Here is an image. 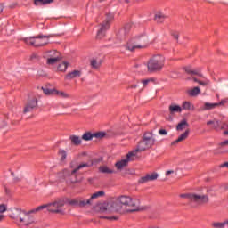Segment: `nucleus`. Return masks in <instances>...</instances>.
<instances>
[{
	"label": "nucleus",
	"mask_w": 228,
	"mask_h": 228,
	"mask_svg": "<svg viewBox=\"0 0 228 228\" xmlns=\"http://www.w3.org/2000/svg\"><path fill=\"white\" fill-rule=\"evenodd\" d=\"M114 16L111 13L106 15L105 20L101 24V28L97 32L96 38L101 40L106 37V31L110 29L111 26V21L113 20Z\"/></svg>",
	"instance_id": "1a4fd4ad"
},
{
	"label": "nucleus",
	"mask_w": 228,
	"mask_h": 228,
	"mask_svg": "<svg viewBox=\"0 0 228 228\" xmlns=\"http://www.w3.org/2000/svg\"><path fill=\"white\" fill-rule=\"evenodd\" d=\"M17 6V4H12L9 6V8H15Z\"/></svg>",
	"instance_id": "6e6d98bb"
},
{
	"label": "nucleus",
	"mask_w": 228,
	"mask_h": 228,
	"mask_svg": "<svg viewBox=\"0 0 228 228\" xmlns=\"http://www.w3.org/2000/svg\"><path fill=\"white\" fill-rule=\"evenodd\" d=\"M221 168L226 167L228 168V162H224V164H221Z\"/></svg>",
	"instance_id": "603ef678"
},
{
	"label": "nucleus",
	"mask_w": 228,
	"mask_h": 228,
	"mask_svg": "<svg viewBox=\"0 0 228 228\" xmlns=\"http://www.w3.org/2000/svg\"><path fill=\"white\" fill-rule=\"evenodd\" d=\"M183 111V108L179 105L171 104L169 105V113L174 115V113H181Z\"/></svg>",
	"instance_id": "6ab92c4d"
},
{
	"label": "nucleus",
	"mask_w": 228,
	"mask_h": 228,
	"mask_svg": "<svg viewBox=\"0 0 228 228\" xmlns=\"http://www.w3.org/2000/svg\"><path fill=\"white\" fill-rule=\"evenodd\" d=\"M140 201L129 196H119L114 201H110L111 213H134L138 211Z\"/></svg>",
	"instance_id": "f257e3e1"
},
{
	"label": "nucleus",
	"mask_w": 228,
	"mask_h": 228,
	"mask_svg": "<svg viewBox=\"0 0 228 228\" xmlns=\"http://www.w3.org/2000/svg\"><path fill=\"white\" fill-rule=\"evenodd\" d=\"M212 124L214 125V124H215V121H211V120H210V121H208V122H207V126H211Z\"/></svg>",
	"instance_id": "5fc2aeb1"
},
{
	"label": "nucleus",
	"mask_w": 228,
	"mask_h": 228,
	"mask_svg": "<svg viewBox=\"0 0 228 228\" xmlns=\"http://www.w3.org/2000/svg\"><path fill=\"white\" fill-rule=\"evenodd\" d=\"M198 84L200 85V86H208V85H211V82L209 80L206 81H198Z\"/></svg>",
	"instance_id": "58836bf2"
},
{
	"label": "nucleus",
	"mask_w": 228,
	"mask_h": 228,
	"mask_svg": "<svg viewBox=\"0 0 228 228\" xmlns=\"http://www.w3.org/2000/svg\"><path fill=\"white\" fill-rule=\"evenodd\" d=\"M42 90L45 95H54L56 89H49L47 87H42Z\"/></svg>",
	"instance_id": "7c9ffc66"
},
{
	"label": "nucleus",
	"mask_w": 228,
	"mask_h": 228,
	"mask_svg": "<svg viewBox=\"0 0 228 228\" xmlns=\"http://www.w3.org/2000/svg\"><path fill=\"white\" fill-rule=\"evenodd\" d=\"M38 106V101L36 98L32 100H28V102L25 104L23 109V113H31L35 108Z\"/></svg>",
	"instance_id": "9b49d317"
},
{
	"label": "nucleus",
	"mask_w": 228,
	"mask_h": 228,
	"mask_svg": "<svg viewBox=\"0 0 228 228\" xmlns=\"http://www.w3.org/2000/svg\"><path fill=\"white\" fill-rule=\"evenodd\" d=\"M3 10H4V6L3 4H0V13H3Z\"/></svg>",
	"instance_id": "864d4df0"
},
{
	"label": "nucleus",
	"mask_w": 228,
	"mask_h": 228,
	"mask_svg": "<svg viewBox=\"0 0 228 228\" xmlns=\"http://www.w3.org/2000/svg\"><path fill=\"white\" fill-rule=\"evenodd\" d=\"M99 172H101V174H115V170L110 169L108 166H101L99 167Z\"/></svg>",
	"instance_id": "393cba45"
},
{
	"label": "nucleus",
	"mask_w": 228,
	"mask_h": 228,
	"mask_svg": "<svg viewBox=\"0 0 228 228\" xmlns=\"http://www.w3.org/2000/svg\"><path fill=\"white\" fill-rule=\"evenodd\" d=\"M151 81H152V78L142 79L141 81V83H142L143 88H145L147 86V85H149L151 83Z\"/></svg>",
	"instance_id": "ea45409f"
},
{
	"label": "nucleus",
	"mask_w": 228,
	"mask_h": 228,
	"mask_svg": "<svg viewBox=\"0 0 228 228\" xmlns=\"http://www.w3.org/2000/svg\"><path fill=\"white\" fill-rule=\"evenodd\" d=\"M0 122H2V120L0 119Z\"/></svg>",
	"instance_id": "e2e57ef3"
},
{
	"label": "nucleus",
	"mask_w": 228,
	"mask_h": 228,
	"mask_svg": "<svg viewBox=\"0 0 228 228\" xmlns=\"http://www.w3.org/2000/svg\"><path fill=\"white\" fill-rule=\"evenodd\" d=\"M188 127H190V124L186 119H183L176 126V131H184Z\"/></svg>",
	"instance_id": "aec40b11"
},
{
	"label": "nucleus",
	"mask_w": 228,
	"mask_h": 228,
	"mask_svg": "<svg viewBox=\"0 0 228 228\" xmlns=\"http://www.w3.org/2000/svg\"><path fill=\"white\" fill-rule=\"evenodd\" d=\"M220 127H221V129L228 128V124L223 123Z\"/></svg>",
	"instance_id": "8fccbe9b"
},
{
	"label": "nucleus",
	"mask_w": 228,
	"mask_h": 228,
	"mask_svg": "<svg viewBox=\"0 0 228 228\" xmlns=\"http://www.w3.org/2000/svg\"><path fill=\"white\" fill-rule=\"evenodd\" d=\"M41 206H45V209L46 208L49 213H54L55 215H65V211L63 210V206H65L64 199L57 200L53 203Z\"/></svg>",
	"instance_id": "6e6552de"
},
{
	"label": "nucleus",
	"mask_w": 228,
	"mask_h": 228,
	"mask_svg": "<svg viewBox=\"0 0 228 228\" xmlns=\"http://www.w3.org/2000/svg\"><path fill=\"white\" fill-rule=\"evenodd\" d=\"M216 106H218V103H209V102H206V103L204 104L203 110H215V108H216Z\"/></svg>",
	"instance_id": "f704fd0d"
},
{
	"label": "nucleus",
	"mask_w": 228,
	"mask_h": 228,
	"mask_svg": "<svg viewBox=\"0 0 228 228\" xmlns=\"http://www.w3.org/2000/svg\"><path fill=\"white\" fill-rule=\"evenodd\" d=\"M165 67V57L160 54L153 55L147 63L148 72H159Z\"/></svg>",
	"instance_id": "0eeeda50"
},
{
	"label": "nucleus",
	"mask_w": 228,
	"mask_h": 228,
	"mask_svg": "<svg viewBox=\"0 0 228 228\" xmlns=\"http://www.w3.org/2000/svg\"><path fill=\"white\" fill-rule=\"evenodd\" d=\"M149 45H151L149 37L142 35L130 39L126 45V49L131 53H134V51H138L140 49H147Z\"/></svg>",
	"instance_id": "20e7f679"
},
{
	"label": "nucleus",
	"mask_w": 228,
	"mask_h": 228,
	"mask_svg": "<svg viewBox=\"0 0 228 228\" xmlns=\"http://www.w3.org/2000/svg\"><path fill=\"white\" fill-rule=\"evenodd\" d=\"M128 88L136 89V88H138V85H136V84L131 85Z\"/></svg>",
	"instance_id": "3c124183"
},
{
	"label": "nucleus",
	"mask_w": 228,
	"mask_h": 228,
	"mask_svg": "<svg viewBox=\"0 0 228 228\" xmlns=\"http://www.w3.org/2000/svg\"><path fill=\"white\" fill-rule=\"evenodd\" d=\"M69 140L73 145H81V138L77 135H70Z\"/></svg>",
	"instance_id": "bb28decb"
},
{
	"label": "nucleus",
	"mask_w": 228,
	"mask_h": 228,
	"mask_svg": "<svg viewBox=\"0 0 228 228\" xmlns=\"http://www.w3.org/2000/svg\"><path fill=\"white\" fill-rule=\"evenodd\" d=\"M91 67L92 69H97L101 67V63L97 62V60L93 59L91 60Z\"/></svg>",
	"instance_id": "e433bc0d"
},
{
	"label": "nucleus",
	"mask_w": 228,
	"mask_h": 228,
	"mask_svg": "<svg viewBox=\"0 0 228 228\" xmlns=\"http://www.w3.org/2000/svg\"><path fill=\"white\" fill-rule=\"evenodd\" d=\"M99 208H100L101 213H106V211L108 213H111L110 202H104V203L101 204Z\"/></svg>",
	"instance_id": "dca6fc26"
},
{
	"label": "nucleus",
	"mask_w": 228,
	"mask_h": 228,
	"mask_svg": "<svg viewBox=\"0 0 228 228\" xmlns=\"http://www.w3.org/2000/svg\"><path fill=\"white\" fill-rule=\"evenodd\" d=\"M131 31V24H126L124 28L120 31V33H125V35H127Z\"/></svg>",
	"instance_id": "4c0bfd02"
},
{
	"label": "nucleus",
	"mask_w": 228,
	"mask_h": 228,
	"mask_svg": "<svg viewBox=\"0 0 228 228\" xmlns=\"http://www.w3.org/2000/svg\"><path fill=\"white\" fill-rule=\"evenodd\" d=\"M134 156L129 157V153L126 155V159L116 162L115 167L118 170H122L125 167H127L129 161H133Z\"/></svg>",
	"instance_id": "f8f14e48"
},
{
	"label": "nucleus",
	"mask_w": 228,
	"mask_h": 228,
	"mask_svg": "<svg viewBox=\"0 0 228 228\" xmlns=\"http://www.w3.org/2000/svg\"><path fill=\"white\" fill-rule=\"evenodd\" d=\"M220 147H225L228 145V139L219 143Z\"/></svg>",
	"instance_id": "49530a36"
},
{
	"label": "nucleus",
	"mask_w": 228,
	"mask_h": 228,
	"mask_svg": "<svg viewBox=\"0 0 228 228\" xmlns=\"http://www.w3.org/2000/svg\"><path fill=\"white\" fill-rule=\"evenodd\" d=\"M54 3V0H34L35 6H45V4H51Z\"/></svg>",
	"instance_id": "412c9836"
},
{
	"label": "nucleus",
	"mask_w": 228,
	"mask_h": 228,
	"mask_svg": "<svg viewBox=\"0 0 228 228\" xmlns=\"http://www.w3.org/2000/svg\"><path fill=\"white\" fill-rule=\"evenodd\" d=\"M174 173H175L174 170H168L166 172V175H167V177H168V175H171V174H174Z\"/></svg>",
	"instance_id": "de8ad7c7"
},
{
	"label": "nucleus",
	"mask_w": 228,
	"mask_h": 228,
	"mask_svg": "<svg viewBox=\"0 0 228 228\" xmlns=\"http://www.w3.org/2000/svg\"><path fill=\"white\" fill-rule=\"evenodd\" d=\"M46 58H60V52L56 50H51L45 53Z\"/></svg>",
	"instance_id": "5701e85b"
},
{
	"label": "nucleus",
	"mask_w": 228,
	"mask_h": 228,
	"mask_svg": "<svg viewBox=\"0 0 228 228\" xmlns=\"http://www.w3.org/2000/svg\"><path fill=\"white\" fill-rule=\"evenodd\" d=\"M60 60V57H48L46 63L48 65H54L55 63H58Z\"/></svg>",
	"instance_id": "c756f323"
},
{
	"label": "nucleus",
	"mask_w": 228,
	"mask_h": 228,
	"mask_svg": "<svg viewBox=\"0 0 228 228\" xmlns=\"http://www.w3.org/2000/svg\"><path fill=\"white\" fill-rule=\"evenodd\" d=\"M100 218L104 220H118V217L117 216H100Z\"/></svg>",
	"instance_id": "a19ab883"
},
{
	"label": "nucleus",
	"mask_w": 228,
	"mask_h": 228,
	"mask_svg": "<svg viewBox=\"0 0 228 228\" xmlns=\"http://www.w3.org/2000/svg\"><path fill=\"white\" fill-rule=\"evenodd\" d=\"M4 218V216L0 215V222H3V219Z\"/></svg>",
	"instance_id": "13d9d810"
},
{
	"label": "nucleus",
	"mask_w": 228,
	"mask_h": 228,
	"mask_svg": "<svg viewBox=\"0 0 228 228\" xmlns=\"http://www.w3.org/2000/svg\"><path fill=\"white\" fill-rule=\"evenodd\" d=\"M68 67L69 65L67 64V62H61V64L58 65L57 70H59V72H65Z\"/></svg>",
	"instance_id": "473e14b6"
},
{
	"label": "nucleus",
	"mask_w": 228,
	"mask_h": 228,
	"mask_svg": "<svg viewBox=\"0 0 228 228\" xmlns=\"http://www.w3.org/2000/svg\"><path fill=\"white\" fill-rule=\"evenodd\" d=\"M99 197H104V191H99L95 193H94L91 198L87 200H90V204H87V206H92V200L94 199H99Z\"/></svg>",
	"instance_id": "4be33fe9"
},
{
	"label": "nucleus",
	"mask_w": 228,
	"mask_h": 228,
	"mask_svg": "<svg viewBox=\"0 0 228 228\" xmlns=\"http://www.w3.org/2000/svg\"><path fill=\"white\" fill-rule=\"evenodd\" d=\"M156 179H158V173L148 174L145 176H142L139 180V183L143 184V183H149V181H156Z\"/></svg>",
	"instance_id": "ddd939ff"
},
{
	"label": "nucleus",
	"mask_w": 228,
	"mask_h": 228,
	"mask_svg": "<svg viewBox=\"0 0 228 228\" xmlns=\"http://www.w3.org/2000/svg\"><path fill=\"white\" fill-rule=\"evenodd\" d=\"M94 163L93 162H89V163H82L80 165H78L75 169H73L70 173V177H72V175H76V173L78 172V170H81V168H88L90 167H93Z\"/></svg>",
	"instance_id": "2eb2a0df"
},
{
	"label": "nucleus",
	"mask_w": 228,
	"mask_h": 228,
	"mask_svg": "<svg viewBox=\"0 0 228 228\" xmlns=\"http://www.w3.org/2000/svg\"><path fill=\"white\" fill-rule=\"evenodd\" d=\"M106 0H99V3H104Z\"/></svg>",
	"instance_id": "052dcab7"
},
{
	"label": "nucleus",
	"mask_w": 228,
	"mask_h": 228,
	"mask_svg": "<svg viewBox=\"0 0 228 228\" xmlns=\"http://www.w3.org/2000/svg\"><path fill=\"white\" fill-rule=\"evenodd\" d=\"M165 19H167V15L163 14V12H158L155 14V20L159 24L165 22Z\"/></svg>",
	"instance_id": "b1692460"
},
{
	"label": "nucleus",
	"mask_w": 228,
	"mask_h": 228,
	"mask_svg": "<svg viewBox=\"0 0 228 228\" xmlns=\"http://www.w3.org/2000/svg\"><path fill=\"white\" fill-rule=\"evenodd\" d=\"M212 228H225V224L224 222H213L211 224Z\"/></svg>",
	"instance_id": "2f4dec72"
},
{
	"label": "nucleus",
	"mask_w": 228,
	"mask_h": 228,
	"mask_svg": "<svg viewBox=\"0 0 228 228\" xmlns=\"http://www.w3.org/2000/svg\"><path fill=\"white\" fill-rule=\"evenodd\" d=\"M185 72L187 74H191V76H199V77H202V75L200 74V70L199 69H191L190 68H185Z\"/></svg>",
	"instance_id": "a878e982"
},
{
	"label": "nucleus",
	"mask_w": 228,
	"mask_h": 228,
	"mask_svg": "<svg viewBox=\"0 0 228 228\" xmlns=\"http://www.w3.org/2000/svg\"><path fill=\"white\" fill-rule=\"evenodd\" d=\"M192 79H193L194 83H199V81H200V80L197 79V77H192Z\"/></svg>",
	"instance_id": "4d7b16f0"
},
{
	"label": "nucleus",
	"mask_w": 228,
	"mask_h": 228,
	"mask_svg": "<svg viewBox=\"0 0 228 228\" xmlns=\"http://www.w3.org/2000/svg\"><path fill=\"white\" fill-rule=\"evenodd\" d=\"M180 197L188 200L189 206H204L209 202V196L207 194L185 193L180 194Z\"/></svg>",
	"instance_id": "39448f33"
},
{
	"label": "nucleus",
	"mask_w": 228,
	"mask_h": 228,
	"mask_svg": "<svg viewBox=\"0 0 228 228\" xmlns=\"http://www.w3.org/2000/svg\"><path fill=\"white\" fill-rule=\"evenodd\" d=\"M6 211V206L5 205H0V213H4Z\"/></svg>",
	"instance_id": "a18cd8bd"
},
{
	"label": "nucleus",
	"mask_w": 228,
	"mask_h": 228,
	"mask_svg": "<svg viewBox=\"0 0 228 228\" xmlns=\"http://www.w3.org/2000/svg\"><path fill=\"white\" fill-rule=\"evenodd\" d=\"M126 3H129V0H126Z\"/></svg>",
	"instance_id": "680f3d73"
},
{
	"label": "nucleus",
	"mask_w": 228,
	"mask_h": 228,
	"mask_svg": "<svg viewBox=\"0 0 228 228\" xmlns=\"http://www.w3.org/2000/svg\"><path fill=\"white\" fill-rule=\"evenodd\" d=\"M159 134H160L161 136H167L168 134V132H167V130L165 129H160L159 130Z\"/></svg>",
	"instance_id": "79ce46f5"
},
{
	"label": "nucleus",
	"mask_w": 228,
	"mask_h": 228,
	"mask_svg": "<svg viewBox=\"0 0 228 228\" xmlns=\"http://www.w3.org/2000/svg\"><path fill=\"white\" fill-rule=\"evenodd\" d=\"M172 37L175 40H179V33L178 32H173Z\"/></svg>",
	"instance_id": "c03bdc74"
},
{
	"label": "nucleus",
	"mask_w": 228,
	"mask_h": 228,
	"mask_svg": "<svg viewBox=\"0 0 228 228\" xmlns=\"http://www.w3.org/2000/svg\"><path fill=\"white\" fill-rule=\"evenodd\" d=\"M54 95H57L58 97H61L62 99H69L70 95L63 91H58L55 89Z\"/></svg>",
	"instance_id": "cd10ccee"
},
{
	"label": "nucleus",
	"mask_w": 228,
	"mask_h": 228,
	"mask_svg": "<svg viewBox=\"0 0 228 228\" xmlns=\"http://www.w3.org/2000/svg\"><path fill=\"white\" fill-rule=\"evenodd\" d=\"M182 110H187L190 111L191 110H195V108L190 102H183L182 104Z\"/></svg>",
	"instance_id": "c85d7f7f"
},
{
	"label": "nucleus",
	"mask_w": 228,
	"mask_h": 228,
	"mask_svg": "<svg viewBox=\"0 0 228 228\" xmlns=\"http://www.w3.org/2000/svg\"><path fill=\"white\" fill-rule=\"evenodd\" d=\"M58 154L61 157V161L67 159V151L65 150H59Z\"/></svg>",
	"instance_id": "c9c22d12"
},
{
	"label": "nucleus",
	"mask_w": 228,
	"mask_h": 228,
	"mask_svg": "<svg viewBox=\"0 0 228 228\" xmlns=\"http://www.w3.org/2000/svg\"><path fill=\"white\" fill-rule=\"evenodd\" d=\"M71 183H77V180H71Z\"/></svg>",
	"instance_id": "bf43d9fd"
},
{
	"label": "nucleus",
	"mask_w": 228,
	"mask_h": 228,
	"mask_svg": "<svg viewBox=\"0 0 228 228\" xmlns=\"http://www.w3.org/2000/svg\"><path fill=\"white\" fill-rule=\"evenodd\" d=\"M81 70H73L66 75V79H75V77H81Z\"/></svg>",
	"instance_id": "a211bd4d"
},
{
	"label": "nucleus",
	"mask_w": 228,
	"mask_h": 228,
	"mask_svg": "<svg viewBox=\"0 0 228 228\" xmlns=\"http://www.w3.org/2000/svg\"><path fill=\"white\" fill-rule=\"evenodd\" d=\"M227 103V100H222L218 104V106H222L224 104Z\"/></svg>",
	"instance_id": "09e8293b"
},
{
	"label": "nucleus",
	"mask_w": 228,
	"mask_h": 228,
	"mask_svg": "<svg viewBox=\"0 0 228 228\" xmlns=\"http://www.w3.org/2000/svg\"><path fill=\"white\" fill-rule=\"evenodd\" d=\"M43 209H45V206H39L29 211L15 208L11 215V218L15 220L18 227H29V225L35 224V217L31 215L38 213V211H42Z\"/></svg>",
	"instance_id": "f03ea898"
},
{
	"label": "nucleus",
	"mask_w": 228,
	"mask_h": 228,
	"mask_svg": "<svg viewBox=\"0 0 228 228\" xmlns=\"http://www.w3.org/2000/svg\"><path fill=\"white\" fill-rule=\"evenodd\" d=\"M214 129H220L221 125H220V121H214Z\"/></svg>",
	"instance_id": "37998d69"
},
{
	"label": "nucleus",
	"mask_w": 228,
	"mask_h": 228,
	"mask_svg": "<svg viewBox=\"0 0 228 228\" xmlns=\"http://www.w3.org/2000/svg\"><path fill=\"white\" fill-rule=\"evenodd\" d=\"M198 94H200V88L199 87H194L189 91V95H191V97H195Z\"/></svg>",
	"instance_id": "72a5a7b5"
},
{
	"label": "nucleus",
	"mask_w": 228,
	"mask_h": 228,
	"mask_svg": "<svg viewBox=\"0 0 228 228\" xmlns=\"http://www.w3.org/2000/svg\"><path fill=\"white\" fill-rule=\"evenodd\" d=\"M190 135V129L185 130L183 134H182L177 140L172 142V145H175V143H179L181 142H183V140H186L188 136Z\"/></svg>",
	"instance_id": "f3484780"
},
{
	"label": "nucleus",
	"mask_w": 228,
	"mask_h": 228,
	"mask_svg": "<svg viewBox=\"0 0 228 228\" xmlns=\"http://www.w3.org/2000/svg\"><path fill=\"white\" fill-rule=\"evenodd\" d=\"M104 136H106V132H96L94 134H92V132H86L82 135V140L90 142L91 140H94V138L101 140L102 138H104Z\"/></svg>",
	"instance_id": "9d476101"
},
{
	"label": "nucleus",
	"mask_w": 228,
	"mask_h": 228,
	"mask_svg": "<svg viewBox=\"0 0 228 228\" xmlns=\"http://www.w3.org/2000/svg\"><path fill=\"white\" fill-rule=\"evenodd\" d=\"M51 35L39 34L37 36L25 37L23 42H25L27 45H32V47H44V45L49 44V38H51Z\"/></svg>",
	"instance_id": "423d86ee"
},
{
	"label": "nucleus",
	"mask_w": 228,
	"mask_h": 228,
	"mask_svg": "<svg viewBox=\"0 0 228 228\" xmlns=\"http://www.w3.org/2000/svg\"><path fill=\"white\" fill-rule=\"evenodd\" d=\"M154 134L152 131H147L143 134L142 141H140L134 150L128 152V158L131 156H136L138 152H143L149 149H151L156 143L154 139Z\"/></svg>",
	"instance_id": "7ed1b4c3"
},
{
	"label": "nucleus",
	"mask_w": 228,
	"mask_h": 228,
	"mask_svg": "<svg viewBox=\"0 0 228 228\" xmlns=\"http://www.w3.org/2000/svg\"><path fill=\"white\" fill-rule=\"evenodd\" d=\"M70 206H77L78 208H85L90 204V200H71L69 201Z\"/></svg>",
	"instance_id": "4468645a"
}]
</instances>
